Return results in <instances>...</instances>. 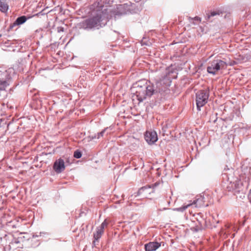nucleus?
Wrapping results in <instances>:
<instances>
[{
	"instance_id": "nucleus-2",
	"label": "nucleus",
	"mask_w": 251,
	"mask_h": 251,
	"mask_svg": "<svg viewBox=\"0 0 251 251\" xmlns=\"http://www.w3.org/2000/svg\"><path fill=\"white\" fill-rule=\"evenodd\" d=\"M133 92V100L135 99L140 103L152 96L154 92L153 86L148 85L145 81H139L135 83L132 88Z\"/></svg>"
},
{
	"instance_id": "nucleus-9",
	"label": "nucleus",
	"mask_w": 251,
	"mask_h": 251,
	"mask_svg": "<svg viewBox=\"0 0 251 251\" xmlns=\"http://www.w3.org/2000/svg\"><path fill=\"white\" fill-rule=\"evenodd\" d=\"M106 224H107L106 223L105 221H104L101 224L100 226L97 228L96 232L94 233V240L93 241V243L94 246H96V243L98 242V239L101 237V234L103 232V229L104 228V227Z\"/></svg>"
},
{
	"instance_id": "nucleus-16",
	"label": "nucleus",
	"mask_w": 251,
	"mask_h": 251,
	"mask_svg": "<svg viewBox=\"0 0 251 251\" xmlns=\"http://www.w3.org/2000/svg\"><path fill=\"white\" fill-rule=\"evenodd\" d=\"M106 130V129H103L102 131H101L98 134V137L97 138H100V136H102L104 133L105 132V131Z\"/></svg>"
},
{
	"instance_id": "nucleus-10",
	"label": "nucleus",
	"mask_w": 251,
	"mask_h": 251,
	"mask_svg": "<svg viewBox=\"0 0 251 251\" xmlns=\"http://www.w3.org/2000/svg\"><path fill=\"white\" fill-rule=\"evenodd\" d=\"M161 246V244L157 242H151L145 245V251H154Z\"/></svg>"
},
{
	"instance_id": "nucleus-17",
	"label": "nucleus",
	"mask_w": 251,
	"mask_h": 251,
	"mask_svg": "<svg viewBox=\"0 0 251 251\" xmlns=\"http://www.w3.org/2000/svg\"><path fill=\"white\" fill-rule=\"evenodd\" d=\"M195 20L198 21L199 22H201V19L198 17H195L194 19Z\"/></svg>"
},
{
	"instance_id": "nucleus-7",
	"label": "nucleus",
	"mask_w": 251,
	"mask_h": 251,
	"mask_svg": "<svg viewBox=\"0 0 251 251\" xmlns=\"http://www.w3.org/2000/svg\"><path fill=\"white\" fill-rule=\"evenodd\" d=\"M146 141L150 144H152L157 141L158 138L155 131H147L145 134Z\"/></svg>"
},
{
	"instance_id": "nucleus-13",
	"label": "nucleus",
	"mask_w": 251,
	"mask_h": 251,
	"mask_svg": "<svg viewBox=\"0 0 251 251\" xmlns=\"http://www.w3.org/2000/svg\"><path fill=\"white\" fill-rule=\"evenodd\" d=\"M151 188V187L150 185L143 187L139 190V193H143L144 192H149V193H153V190H152L151 191H147L149 189H150Z\"/></svg>"
},
{
	"instance_id": "nucleus-6",
	"label": "nucleus",
	"mask_w": 251,
	"mask_h": 251,
	"mask_svg": "<svg viewBox=\"0 0 251 251\" xmlns=\"http://www.w3.org/2000/svg\"><path fill=\"white\" fill-rule=\"evenodd\" d=\"M204 199V197L201 196L200 198L197 199L196 201H194L193 203H191L188 204L187 205H183V206H182L180 208H178L177 209L178 211H183V210H185L186 209H187L189 206H190V205H191L193 204H196V207H201V206H203L204 205L207 206L208 205L207 203H206V204H205V203H204V201L203 200Z\"/></svg>"
},
{
	"instance_id": "nucleus-14",
	"label": "nucleus",
	"mask_w": 251,
	"mask_h": 251,
	"mask_svg": "<svg viewBox=\"0 0 251 251\" xmlns=\"http://www.w3.org/2000/svg\"><path fill=\"white\" fill-rule=\"evenodd\" d=\"M81 156H82V154L80 151L77 150L74 152V157H75L77 159H78V158H80L81 157Z\"/></svg>"
},
{
	"instance_id": "nucleus-1",
	"label": "nucleus",
	"mask_w": 251,
	"mask_h": 251,
	"mask_svg": "<svg viewBox=\"0 0 251 251\" xmlns=\"http://www.w3.org/2000/svg\"><path fill=\"white\" fill-rule=\"evenodd\" d=\"M101 6L100 11L96 16L88 18L81 23V26L85 29H91L93 28H99L104 26L108 21L110 15V5L106 4Z\"/></svg>"
},
{
	"instance_id": "nucleus-8",
	"label": "nucleus",
	"mask_w": 251,
	"mask_h": 251,
	"mask_svg": "<svg viewBox=\"0 0 251 251\" xmlns=\"http://www.w3.org/2000/svg\"><path fill=\"white\" fill-rule=\"evenodd\" d=\"M53 168L57 173L62 172L65 169L64 160L61 158L56 160L54 163Z\"/></svg>"
},
{
	"instance_id": "nucleus-3",
	"label": "nucleus",
	"mask_w": 251,
	"mask_h": 251,
	"mask_svg": "<svg viewBox=\"0 0 251 251\" xmlns=\"http://www.w3.org/2000/svg\"><path fill=\"white\" fill-rule=\"evenodd\" d=\"M227 66L226 62L221 59L214 60L208 63L207 71L208 73L212 75L218 74L221 70L225 69Z\"/></svg>"
},
{
	"instance_id": "nucleus-18",
	"label": "nucleus",
	"mask_w": 251,
	"mask_h": 251,
	"mask_svg": "<svg viewBox=\"0 0 251 251\" xmlns=\"http://www.w3.org/2000/svg\"><path fill=\"white\" fill-rule=\"evenodd\" d=\"M63 31V28H61V29L60 30H58V31Z\"/></svg>"
},
{
	"instance_id": "nucleus-5",
	"label": "nucleus",
	"mask_w": 251,
	"mask_h": 251,
	"mask_svg": "<svg viewBox=\"0 0 251 251\" xmlns=\"http://www.w3.org/2000/svg\"><path fill=\"white\" fill-rule=\"evenodd\" d=\"M7 72H2L0 71V97L1 93L5 91L6 88L9 86V84L7 81Z\"/></svg>"
},
{
	"instance_id": "nucleus-11",
	"label": "nucleus",
	"mask_w": 251,
	"mask_h": 251,
	"mask_svg": "<svg viewBox=\"0 0 251 251\" xmlns=\"http://www.w3.org/2000/svg\"><path fill=\"white\" fill-rule=\"evenodd\" d=\"M27 20V18L25 16H22L18 17L14 23L10 25V27L11 28H13L15 26L21 25L24 23H25Z\"/></svg>"
},
{
	"instance_id": "nucleus-12",
	"label": "nucleus",
	"mask_w": 251,
	"mask_h": 251,
	"mask_svg": "<svg viewBox=\"0 0 251 251\" xmlns=\"http://www.w3.org/2000/svg\"><path fill=\"white\" fill-rule=\"evenodd\" d=\"M8 9V6L5 0H0V11L6 12Z\"/></svg>"
},
{
	"instance_id": "nucleus-15",
	"label": "nucleus",
	"mask_w": 251,
	"mask_h": 251,
	"mask_svg": "<svg viewBox=\"0 0 251 251\" xmlns=\"http://www.w3.org/2000/svg\"><path fill=\"white\" fill-rule=\"evenodd\" d=\"M220 13H221V12H220L219 11L211 12L210 14H208L207 15L208 19H209L210 17H213V16H214L215 15H219L220 14Z\"/></svg>"
},
{
	"instance_id": "nucleus-4",
	"label": "nucleus",
	"mask_w": 251,
	"mask_h": 251,
	"mask_svg": "<svg viewBox=\"0 0 251 251\" xmlns=\"http://www.w3.org/2000/svg\"><path fill=\"white\" fill-rule=\"evenodd\" d=\"M209 96L208 90H200L196 94V104L199 111L207 102Z\"/></svg>"
}]
</instances>
